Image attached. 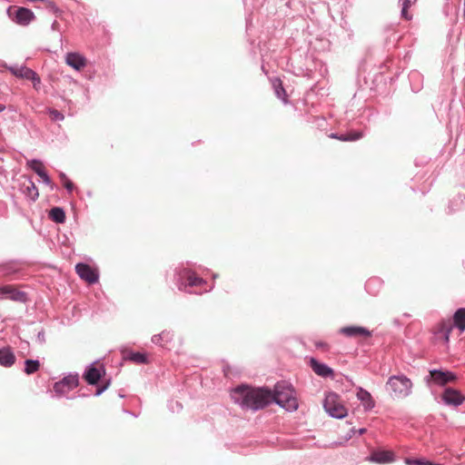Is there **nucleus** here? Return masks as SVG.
Returning a JSON list of instances; mask_svg holds the SVG:
<instances>
[{"instance_id": "1a4fd4ad", "label": "nucleus", "mask_w": 465, "mask_h": 465, "mask_svg": "<svg viewBox=\"0 0 465 465\" xmlns=\"http://www.w3.org/2000/svg\"><path fill=\"white\" fill-rule=\"evenodd\" d=\"M441 401L444 405L459 407L465 401V396L454 388L447 387L441 393Z\"/></svg>"}, {"instance_id": "cd10ccee", "label": "nucleus", "mask_w": 465, "mask_h": 465, "mask_svg": "<svg viewBox=\"0 0 465 465\" xmlns=\"http://www.w3.org/2000/svg\"><path fill=\"white\" fill-rule=\"evenodd\" d=\"M49 218L56 223H64L65 222V212L62 207H53L49 211Z\"/></svg>"}, {"instance_id": "39448f33", "label": "nucleus", "mask_w": 465, "mask_h": 465, "mask_svg": "<svg viewBox=\"0 0 465 465\" xmlns=\"http://www.w3.org/2000/svg\"><path fill=\"white\" fill-rule=\"evenodd\" d=\"M458 376L455 372L442 368L430 369L424 377L426 385L430 388L433 386L444 387L449 383L455 382Z\"/></svg>"}, {"instance_id": "dca6fc26", "label": "nucleus", "mask_w": 465, "mask_h": 465, "mask_svg": "<svg viewBox=\"0 0 465 465\" xmlns=\"http://www.w3.org/2000/svg\"><path fill=\"white\" fill-rule=\"evenodd\" d=\"M310 367L317 375L322 378H328L333 375V370L331 367L314 358L310 360Z\"/></svg>"}, {"instance_id": "2f4dec72", "label": "nucleus", "mask_w": 465, "mask_h": 465, "mask_svg": "<svg viewBox=\"0 0 465 465\" xmlns=\"http://www.w3.org/2000/svg\"><path fill=\"white\" fill-rule=\"evenodd\" d=\"M36 174L43 180L45 184L48 185L52 190L54 189V183L45 170H37Z\"/></svg>"}, {"instance_id": "a878e982", "label": "nucleus", "mask_w": 465, "mask_h": 465, "mask_svg": "<svg viewBox=\"0 0 465 465\" xmlns=\"http://www.w3.org/2000/svg\"><path fill=\"white\" fill-rule=\"evenodd\" d=\"M361 132L351 131L346 134L331 133L328 136L332 139H338L341 141H356L362 137Z\"/></svg>"}, {"instance_id": "f704fd0d", "label": "nucleus", "mask_w": 465, "mask_h": 465, "mask_svg": "<svg viewBox=\"0 0 465 465\" xmlns=\"http://www.w3.org/2000/svg\"><path fill=\"white\" fill-rule=\"evenodd\" d=\"M27 166L31 168L35 173L37 170H45L42 166V162L37 159H32L28 161Z\"/></svg>"}, {"instance_id": "7c9ffc66", "label": "nucleus", "mask_w": 465, "mask_h": 465, "mask_svg": "<svg viewBox=\"0 0 465 465\" xmlns=\"http://www.w3.org/2000/svg\"><path fill=\"white\" fill-rule=\"evenodd\" d=\"M59 178L63 182L64 187L66 189L67 193H71L74 189V184L73 182L63 172L59 173Z\"/></svg>"}, {"instance_id": "ddd939ff", "label": "nucleus", "mask_w": 465, "mask_h": 465, "mask_svg": "<svg viewBox=\"0 0 465 465\" xmlns=\"http://www.w3.org/2000/svg\"><path fill=\"white\" fill-rule=\"evenodd\" d=\"M20 190L25 197L33 202H35L39 196L37 187L29 177L24 176V181L20 183Z\"/></svg>"}, {"instance_id": "e433bc0d", "label": "nucleus", "mask_w": 465, "mask_h": 465, "mask_svg": "<svg viewBox=\"0 0 465 465\" xmlns=\"http://www.w3.org/2000/svg\"><path fill=\"white\" fill-rule=\"evenodd\" d=\"M110 383H111V381H110V380H109V381H106V383H105V384H104V385H102V386L98 387V388L96 389V391H95L94 395H95V396H100L103 392H104V391L108 389V387L110 386Z\"/></svg>"}, {"instance_id": "0eeeda50", "label": "nucleus", "mask_w": 465, "mask_h": 465, "mask_svg": "<svg viewBox=\"0 0 465 465\" xmlns=\"http://www.w3.org/2000/svg\"><path fill=\"white\" fill-rule=\"evenodd\" d=\"M337 399L338 395L336 393H329L324 399L323 408L331 418L342 419L347 416V410L342 404L337 401Z\"/></svg>"}, {"instance_id": "a18cd8bd", "label": "nucleus", "mask_w": 465, "mask_h": 465, "mask_svg": "<svg viewBox=\"0 0 465 465\" xmlns=\"http://www.w3.org/2000/svg\"><path fill=\"white\" fill-rule=\"evenodd\" d=\"M365 431H366V429L365 428H361V429H360L358 430V433H359V435H361V434L365 433Z\"/></svg>"}, {"instance_id": "423d86ee", "label": "nucleus", "mask_w": 465, "mask_h": 465, "mask_svg": "<svg viewBox=\"0 0 465 465\" xmlns=\"http://www.w3.org/2000/svg\"><path fill=\"white\" fill-rule=\"evenodd\" d=\"M79 375L77 372L69 373L60 381L54 383L52 399H61L66 396L71 391L78 387Z\"/></svg>"}, {"instance_id": "a19ab883", "label": "nucleus", "mask_w": 465, "mask_h": 465, "mask_svg": "<svg viewBox=\"0 0 465 465\" xmlns=\"http://www.w3.org/2000/svg\"><path fill=\"white\" fill-rule=\"evenodd\" d=\"M86 396H87V395H86V394H84V393H79V392H77V393H74V395H72V396H67V395H66V396H65V398H66V399H68V400H74V399H76V398H78V397H86Z\"/></svg>"}, {"instance_id": "412c9836", "label": "nucleus", "mask_w": 465, "mask_h": 465, "mask_svg": "<svg viewBox=\"0 0 465 465\" xmlns=\"http://www.w3.org/2000/svg\"><path fill=\"white\" fill-rule=\"evenodd\" d=\"M357 398L361 402H362L366 411H370L375 407V402L371 393L363 388H359L357 391Z\"/></svg>"}, {"instance_id": "6e6552de", "label": "nucleus", "mask_w": 465, "mask_h": 465, "mask_svg": "<svg viewBox=\"0 0 465 465\" xmlns=\"http://www.w3.org/2000/svg\"><path fill=\"white\" fill-rule=\"evenodd\" d=\"M104 374L105 368L104 364L96 366V361H94L86 366L83 378L89 385H96Z\"/></svg>"}, {"instance_id": "09e8293b", "label": "nucleus", "mask_w": 465, "mask_h": 465, "mask_svg": "<svg viewBox=\"0 0 465 465\" xmlns=\"http://www.w3.org/2000/svg\"><path fill=\"white\" fill-rule=\"evenodd\" d=\"M59 120H64V117H61V118H58Z\"/></svg>"}, {"instance_id": "7ed1b4c3", "label": "nucleus", "mask_w": 465, "mask_h": 465, "mask_svg": "<svg viewBox=\"0 0 465 465\" xmlns=\"http://www.w3.org/2000/svg\"><path fill=\"white\" fill-rule=\"evenodd\" d=\"M272 403L274 402L281 408L294 411L298 409V401L294 396V391L285 381L277 382L274 389L271 390Z\"/></svg>"}, {"instance_id": "393cba45", "label": "nucleus", "mask_w": 465, "mask_h": 465, "mask_svg": "<svg viewBox=\"0 0 465 465\" xmlns=\"http://www.w3.org/2000/svg\"><path fill=\"white\" fill-rule=\"evenodd\" d=\"M452 328H457L460 332L465 331V308H459L453 315Z\"/></svg>"}, {"instance_id": "9b49d317", "label": "nucleus", "mask_w": 465, "mask_h": 465, "mask_svg": "<svg viewBox=\"0 0 465 465\" xmlns=\"http://www.w3.org/2000/svg\"><path fill=\"white\" fill-rule=\"evenodd\" d=\"M0 293L15 302L25 303L28 301V295L25 292L19 291L12 285L0 286Z\"/></svg>"}, {"instance_id": "c03bdc74", "label": "nucleus", "mask_w": 465, "mask_h": 465, "mask_svg": "<svg viewBox=\"0 0 465 465\" xmlns=\"http://www.w3.org/2000/svg\"><path fill=\"white\" fill-rule=\"evenodd\" d=\"M355 432H356L355 429H354V428H351V429L350 430V432L348 433V437H347V439H348V440H349V439H351V438L352 437V435H353V434H355Z\"/></svg>"}, {"instance_id": "f8f14e48", "label": "nucleus", "mask_w": 465, "mask_h": 465, "mask_svg": "<svg viewBox=\"0 0 465 465\" xmlns=\"http://www.w3.org/2000/svg\"><path fill=\"white\" fill-rule=\"evenodd\" d=\"M338 332L340 334H342L346 337H357V336H363V337H371V331L368 330L365 327L362 326H356V325H349L344 326L339 329Z\"/></svg>"}, {"instance_id": "37998d69", "label": "nucleus", "mask_w": 465, "mask_h": 465, "mask_svg": "<svg viewBox=\"0 0 465 465\" xmlns=\"http://www.w3.org/2000/svg\"><path fill=\"white\" fill-rule=\"evenodd\" d=\"M20 347L21 349L25 350L29 347V342L26 341H22L20 343Z\"/></svg>"}, {"instance_id": "c756f323", "label": "nucleus", "mask_w": 465, "mask_h": 465, "mask_svg": "<svg viewBox=\"0 0 465 465\" xmlns=\"http://www.w3.org/2000/svg\"><path fill=\"white\" fill-rule=\"evenodd\" d=\"M272 84L277 97L283 101H286V92L282 86V81L276 78L273 80Z\"/></svg>"}, {"instance_id": "5701e85b", "label": "nucleus", "mask_w": 465, "mask_h": 465, "mask_svg": "<svg viewBox=\"0 0 465 465\" xmlns=\"http://www.w3.org/2000/svg\"><path fill=\"white\" fill-rule=\"evenodd\" d=\"M448 210L450 213L465 210V195L459 193L449 203Z\"/></svg>"}, {"instance_id": "2eb2a0df", "label": "nucleus", "mask_w": 465, "mask_h": 465, "mask_svg": "<svg viewBox=\"0 0 465 465\" xmlns=\"http://www.w3.org/2000/svg\"><path fill=\"white\" fill-rule=\"evenodd\" d=\"M65 63L76 71L83 70L87 65L86 58L79 53H68L65 55Z\"/></svg>"}, {"instance_id": "72a5a7b5", "label": "nucleus", "mask_w": 465, "mask_h": 465, "mask_svg": "<svg viewBox=\"0 0 465 465\" xmlns=\"http://www.w3.org/2000/svg\"><path fill=\"white\" fill-rule=\"evenodd\" d=\"M402 1V9H401V16L406 20H411V15L408 14V9L412 5L411 0H401Z\"/></svg>"}, {"instance_id": "9d476101", "label": "nucleus", "mask_w": 465, "mask_h": 465, "mask_svg": "<svg viewBox=\"0 0 465 465\" xmlns=\"http://www.w3.org/2000/svg\"><path fill=\"white\" fill-rule=\"evenodd\" d=\"M75 272L82 280H84L90 284L95 283L99 280L97 269L93 268L85 262H78L75 265Z\"/></svg>"}, {"instance_id": "20e7f679", "label": "nucleus", "mask_w": 465, "mask_h": 465, "mask_svg": "<svg viewBox=\"0 0 465 465\" xmlns=\"http://www.w3.org/2000/svg\"><path fill=\"white\" fill-rule=\"evenodd\" d=\"M386 389L393 398L403 399L411 395L412 381L404 374L392 375L388 379Z\"/></svg>"}, {"instance_id": "4be33fe9", "label": "nucleus", "mask_w": 465, "mask_h": 465, "mask_svg": "<svg viewBox=\"0 0 465 465\" xmlns=\"http://www.w3.org/2000/svg\"><path fill=\"white\" fill-rule=\"evenodd\" d=\"M10 71L12 72L13 74H15L17 77H21V78H25V79H28V80L35 79V80L38 81V75L36 74V73H35L30 68H27L25 66H21V67L14 66V67H10Z\"/></svg>"}, {"instance_id": "473e14b6", "label": "nucleus", "mask_w": 465, "mask_h": 465, "mask_svg": "<svg viewBox=\"0 0 465 465\" xmlns=\"http://www.w3.org/2000/svg\"><path fill=\"white\" fill-rule=\"evenodd\" d=\"M405 463L407 465H432V462L428 460L412 458H406Z\"/></svg>"}, {"instance_id": "79ce46f5", "label": "nucleus", "mask_w": 465, "mask_h": 465, "mask_svg": "<svg viewBox=\"0 0 465 465\" xmlns=\"http://www.w3.org/2000/svg\"><path fill=\"white\" fill-rule=\"evenodd\" d=\"M317 120H319V123H317V126L320 128V127H323V125L326 124V118L325 117H322V118H317Z\"/></svg>"}, {"instance_id": "b1692460", "label": "nucleus", "mask_w": 465, "mask_h": 465, "mask_svg": "<svg viewBox=\"0 0 465 465\" xmlns=\"http://www.w3.org/2000/svg\"><path fill=\"white\" fill-rule=\"evenodd\" d=\"M173 333L170 331H163L161 333L155 334L152 337V342L162 347L173 341Z\"/></svg>"}, {"instance_id": "bb28decb", "label": "nucleus", "mask_w": 465, "mask_h": 465, "mask_svg": "<svg viewBox=\"0 0 465 465\" xmlns=\"http://www.w3.org/2000/svg\"><path fill=\"white\" fill-rule=\"evenodd\" d=\"M382 286V281L378 277L369 279L365 283V290L370 294L375 296L379 293Z\"/></svg>"}, {"instance_id": "4c0bfd02", "label": "nucleus", "mask_w": 465, "mask_h": 465, "mask_svg": "<svg viewBox=\"0 0 465 465\" xmlns=\"http://www.w3.org/2000/svg\"><path fill=\"white\" fill-rule=\"evenodd\" d=\"M314 345L317 349H321L323 351H327L329 348L328 344L322 341H315Z\"/></svg>"}, {"instance_id": "f03ea898", "label": "nucleus", "mask_w": 465, "mask_h": 465, "mask_svg": "<svg viewBox=\"0 0 465 465\" xmlns=\"http://www.w3.org/2000/svg\"><path fill=\"white\" fill-rule=\"evenodd\" d=\"M173 283L179 291L188 293H197L193 292L192 288L201 287L206 284V281L189 267V262L180 263L174 268Z\"/></svg>"}, {"instance_id": "aec40b11", "label": "nucleus", "mask_w": 465, "mask_h": 465, "mask_svg": "<svg viewBox=\"0 0 465 465\" xmlns=\"http://www.w3.org/2000/svg\"><path fill=\"white\" fill-rule=\"evenodd\" d=\"M15 361V356L10 347L0 348V365L11 367Z\"/></svg>"}, {"instance_id": "49530a36", "label": "nucleus", "mask_w": 465, "mask_h": 465, "mask_svg": "<svg viewBox=\"0 0 465 465\" xmlns=\"http://www.w3.org/2000/svg\"><path fill=\"white\" fill-rule=\"evenodd\" d=\"M5 106L0 104V113H2L5 110Z\"/></svg>"}, {"instance_id": "c85d7f7f", "label": "nucleus", "mask_w": 465, "mask_h": 465, "mask_svg": "<svg viewBox=\"0 0 465 465\" xmlns=\"http://www.w3.org/2000/svg\"><path fill=\"white\" fill-rule=\"evenodd\" d=\"M40 362L38 360L27 359L25 361V372L26 374H33L39 370Z\"/></svg>"}, {"instance_id": "f3484780", "label": "nucleus", "mask_w": 465, "mask_h": 465, "mask_svg": "<svg viewBox=\"0 0 465 465\" xmlns=\"http://www.w3.org/2000/svg\"><path fill=\"white\" fill-rule=\"evenodd\" d=\"M15 21L19 25H28L35 17L34 13L25 7H15Z\"/></svg>"}, {"instance_id": "a211bd4d", "label": "nucleus", "mask_w": 465, "mask_h": 465, "mask_svg": "<svg viewBox=\"0 0 465 465\" xmlns=\"http://www.w3.org/2000/svg\"><path fill=\"white\" fill-rule=\"evenodd\" d=\"M451 331V323L442 321L438 323L433 332L438 339H442L445 342H449Z\"/></svg>"}, {"instance_id": "ea45409f", "label": "nucleus", "mask_w": 465, "mask_h": 465, "mask_svg": "<svg viewBox=\"0 0 465 465\" xmlns=\"http://www.w3.org/2000/svg\"><path fill=\"white\" fill-rule=\"evenodd\" d=\"M30 80L33 83L34 88L38 91L40 89V84H41L40 77L38 76V81L35 80V79H30Z\"/></svg>"}, {"instance_id": "4468645a", "label": "nucleus", "mask_w": 465, "mask_h": 465, "mask_svg": "<svg viewBox=\"0 0 465 465\" xmlns=\"http://www.w3.org/2000/svg\"><path fill=\"white\" fill-rule=\"evenodd\" d=\"M395 455L391 450H374L371 454L367 458L369 461L379 463V464H387L394 461Z\"/></svg>"}, {"instance_id": "f257e3e1", "label": "nucleus", "mask_w": 465, "mask_h": 465, "mask_svg": "<svg viewBox=\"0 0 465 465\" xmlns=\"http://www.w3.org/2000/svg\"><path fill=\"white\" fill-rule=\"evenodd\" d=\"M232 401L243 411L253 412L262 410L272 403L271 389L268 387H252L241 384L231 391Z\"/></svg>"}, {"instance_id": "de8ad7c7", "label": "nucleus", "mask_w": 465, "mask_h": 465, "mask_svg": "<svg viewBox=\"0 0 465 465\" xmlns=\"http://www.w3.org/2000/svg\"><path fill=\"white\" fill-rule=\"evenodd\" d=\"M124 412H126L128 414H131V415H134V417H136V415H134V412H131V411H124Z\"/></svg>"}, {"instance_id": "c9c22d12", "label": "nucleus", "mask_w": 465, "mask_h": 465, "mask_svg": "<svg viewBox=\"0 0 465 465\" xmlns=\"http://www.w3.org/2000/svg\"><path fill=\"white\" fill-rule=\"evenodd\" d=\"M168 408L173 412H175V411L178 412L183 409V405L178 401L172 400L168 403Z\"/></svg>"}, {"instance_id": "58836bf2", "label": "nucleus", "mask_w": 465, "mask_h": 465, "mask_svg": "<svg viewBox=\"0 0 465 465\" xmlns=\"http://www.w3.org/2000/svg\"><path fill=\"white\" fill-rule=\"evenodd\" d=\"M36 339L41 344L45 342V334L44 330L38 331Z\"/></svg>"}, {"instance_id": "6ab92c4d", "label": "nucleus", "mask_w": 465, "mask_h": 465, "mask_svg": "<svg viewBox=\"0 0 465 465\" xmlns=\"http://www.w3.org/2000/svg\"><path fill=\"white\" fill-rule=\"evenodd\" d=\"M123 359L137 364H145L148 362L147 355L140 351H125L123 352Z\"/></svg>"}]
</instances>
